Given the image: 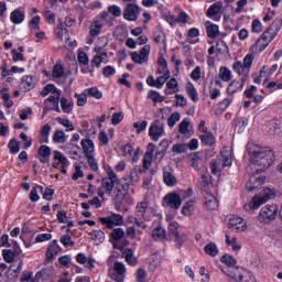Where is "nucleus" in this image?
I'll return each instance as SVG.
<instances>
[{
	"mask_svg": "<svg viewBox=\"0 0 282 282\" xmlns=\"http://www.w3.org/2000/svg\"><path fill=\"white\" fill-rule=\"evenodd\" d=\"M61 246H58L57 240H52L50 245L47 246L46 253H45V260L44 265H47V263H53L54 259H56V256L58 252H61Z\"/></svg>",
	"mask_w": 282,
	"mask_h": 282,
	"instance_id": "f8f14e48",
	"label": "nucleus"
},
{
	"mask_svg": "<svg viewBox=\"0 0 282 282\" xmlns=\"http://www.w3.org/2000/svg\"><path fill=\"white\" fill-rule=\"evenodd\" d=\"M10 21L14 25H20V23L25 21V11L22 8L13 10L10 14Z\"/></svg>",
	"mask_w": 282,
	"mask_h": 282,
	"instance_id": "6ab92c4d",
	"label": "nucleus"
},
{
	"mask_svg": "<svg viewBox=\"0 0 282 282\" xmlns=\"http://www.w3.org/2000/svg\"><path fill=\"white\" fill-rule=\"evenodd\" d=\"M22 270H23V261H20L15 269H14V264H11L8 271L4 273V276H6L4 282H12V279H19V274H21Z\"/></svg>",
	"mask_w": 282,
	"mask_h": 282,
	"instance_id": "dca6fc26",
	"label": "nucleus"
},
{
	"mask_svg": "<svg viewBox=\"0 0 282 282\" xmlns=\"http://www.w3.org/2000/svg\"><path fill=\"white\" fill-rule=\"evenodd\" d=\"M84 91L89 98H96L97 100H100V98H102V91L98 90V87H91L85 89Z\"/></svg>",
	"mask_w": 282,
	"mask_h": 282,
	"instance_id": "a19ab883",
	"label": "nucleus"
},
{
	"mask_svg": "<svg viewBox=\"0 0 282 282\" xmlns=\"http://www.w3.org/2000/svg\"><path fill=\"white\" fill-rule=\"evenodd\" d=\"M8 149L11 155H17L19 151H21V142H19L17 138H12L8 143Z\"/></svg>",
	"mask_w": 282,
	"mask_h": 282,
	"instance_id": "473e14b6",
	"label": "nucleus"
},
{
	"mask_svg": "<svg viewBox=\"0 0 282 282\" xmlns=\"http://www.w3.org/2000/svg\"><path fill=\"white\" fill-rule=\"evenodd\" d=\"M101 188L105 189L106 195H113L116 199H123L124 195L129 193L130 185L129 183H122V180L118 178L116 172H108V176L101 178Z\"/></svg>",
	"mask_w": 282,
	"mask_h": 282,
	"instance_id": "f03ea898",
	"label": "nucleus"
},
{
	"mask_svg": "<svg viewBox=\"0 0 282 282\" xmlns=\"http://www.w3.org/2000/svg\"><path fill=\"white\" fill-rule=\"evenodd\" d=\"M251 32H253V34H261V32H263V24L261 23V20L254 19L251 22Z\"/></svg>",
	"mask_w": 282,
	"mask_h": 282,
	"instance_id": "09e8293b",
	"label": "nucleus"
},
{
	"mask_svg": "<svg viewBox=\"0 0 282 282\" xmlns=\"http://www.w3.org/2000/svg\"><path fill=\"white\" fill-rule=\"evenodd\" d=\"M6 91H9V88H3L2 90H0V96L4 102V107H7V109H12V107L14 106V101L10 100V94Z\"/></svg>",
	"mask_w": 282,
	"mask_h": 282,
	"instance_id": "c9c22d12",
	"label": "nucleus"
},
{
	"mask_svg": "<svg viewBox=\"0 0 282 282\" xmlns=\"http://www.w3.org/2000/svg\"><path fill=\"white\" fill-rule=\"evenodd\" d=\"M229 228L234 232H243L246 231V228H248V224L246 223V220H243V218L232 216L229 219Z\"/></svg>",
	"mask_w": 282,
	"mask_h": 282,
	"instance_id": "4468645a",
	"label": "nucleus"
},
{
	"mask_svg": "<svg viewBox=\"0 0 282 282\" xmlns=\"http://www.w3.org/2000/svg\"><path fill=\"white\" fill-rule=\"evenodd\" d=\"M37 154L41 158V164H47V162H50V158H52V148L48 145H41L37 150Z\"/></svg>",
	"mask_w": 282,
	"mask_h": 282,
	"instance_id": "4be33fe9",
	"label": "nucleus"
},
{
	"mask_svg": "<svg viewBox=\"0 0 282 282\" xmlns=\"http://www.w3.org/2000/svg\"><path fill=\"white\" fill-rule=\"evenodd\" d=\"M248 173H250V178H249V182H247L246 184V188L247 191H249V193H252L253 191H258V188H261V186L265 184V177L257 176L259 174L254 173V170L249 169Z\"/></svg>",
	"mask_w": 282,
	"mask_h": 282,
	"instance_id": "0eeeda50",
	"label": "nucleus"
},
{
	"mask_svg": "<svg viewBox=\"0 0 282 282\" xmlns=\"http://www.w3.org/2000/svg\"><path fill=\"white\" fill-rule=\"evenodd\" d=\"M188 151V145L186 143H176L172 147V153H176L177 155H182V153H186Z\"/></svg>",
	"mask_w": 282,
	"mask_h": 282,
	"instance_id": "49530a36",
	"label": "nucleus"
},
{
	"mask_svg": "<svg viewBox=\"0 0 282 282\" xmlns=\"http://www.w3.org/2000/svg\"><path fill=\"white\" fill-rule=\"evenodd\" d=\"M121 151L124 158H131L135 152V148H133V145H131L130 143H127L121 148Z\"/></svg>",
	"mask_w": 282,
	"mask_h": 282,
	"instance_id": "e2e57ef3",
	"label": "nucleus"
},
{
	"mask_svg": "<svg viewBox=\"0 0 282 282\" xmlns=\"http://www.w3.org/2000/svg\"><path fill=\"white\" fill-rule=\"evenodd\" d=\"M108 12L115 18L122 17V9L117 4L109 6Z\"/></svg>",
	"mask_w": 282,
	"mask_h": 282,
	"instance_id": "0e129e2a",
	"label": "nucleus"
},
{
	"mask_svg": "<svg viewBox=\"0 0 282 282\" xmlns=\"http://www.w3.org/2000/svg\"><path fill=\"white\" fill-rule=\"evenodd\" d=\"M193 204H195L193 200L186 202L182 208V215L185 217H191V215H193L195 212V206Z\"/></svg>",
	"mask_w": 282,
	"mask_h": 282,
	"instance_id": "58836bf2",
	"label": "nucleus"
},
{
	"mask_svg": "<svg viewBox=\"0 0 282 282\" xmlns=\"http://www.w3.org/2000/svg\"><path fill=\"white\" fill-rule=\"evenodd\" d=\"M199 139L203 147H213V144H215V135L213 132H204V134L199 135Z\"/></svg>",
	"mask_w": 282,
	"mask_h": 282,
	"instance_id": "cd10ccee",
	"label": "nucleus"
},
{
	"mask_svg": "<svg viewBox=\"0 0 282 282\" xmlns=\"http://www.w3.org/2000/svg\"><path fill=\"white\" fill-rule=\"evenodd\" d=\"M52 76H53V78H63V76H65V70L63 69V66L56 64L53 67Z\"/></svg>",
	"mask_w": 282,
	"mask_h": 282,
	"instance_id": "774afa93",
	"label": "nucleus"
},
{
	"mask_svg": "<svg viewBox=\"0 0 282 282\" xmlns=\"http://www.w3.org/2000/svg\"><path fill=\"white\" fill-rule=\"evenodd\" d=\"M204 251L209 257H217L219 254V248H217V245L215 242H209L205 246Z\"/></svg>",
	"mask_w": 282,
	"mask_h": 282,
	"instance_id": "4c0bfd02",
	"label": "nucleus"
},
{
	"mask_svg": "<svg viewBox=\"0 0 282 282\" xmlns=\"http://www.w3.org/2000/svg\"><path fill=\"white\" fill-rule=\"evenodd\" d=\"M221 160L217 159L212 163V173L213 175H219L221 173Z\"/></svg>",
	"mask_w": 282,
	"mask_h": 282,
	"instance_id": "338daca9",
	"label": "nucleus"
},
{
	"mask_svg": "<svg viewBox=\"0 0 282 282\" xmlns=\"http://www.w3.org/2000/svg\"><path fill=\"white\" fill-rule=\"evenodd\" d=\"M123 257L126 259V261L128 262V265H132L135 267L138 265V258H135V256H133V249H126L123 251Z\"/></svg>",
	"mask_w": 282,
	"mask_h": 282,
	"instance_id": "c756f323",
	"label": "nucleus"
},
{
	"mask_svg": "<svg viewBox=\"0 0 282 282\" xmlns=\"http://www.w3.org/2000/svg\"><path fill=\"white\" fill-rule=\"evenodd\" d=\"M188 124H191V122L186 119L181 121V123L178 124V132L182 135H188V133H191V130H188Z\"/></svg>",
	"mask_w": 282,
	"mask_h": 282,
	"instance_id": "5fc2aeb1",
	"label": "nucleus"
},
{
	"mask_svg": "<svg viewBox=\"0 0 282 282\" xmlns=\"http://www.w3.org/2000/svg\"><path fill=\"white\" fill-rule=\"evenodd\" d=\"M62 111L64 113H72L74 111V101H68L67 98L62 97L61 100Z\"/></svg>",
	"mask_w": 282,
	"mask_h": 282,
	"instance_id": "f704fd0d",
	"label": "nucleus"
},
{
	"mask_svg": "<svg viewBox=\"0 0 282 282\" xmlns=\"http://www.w3.org/2000/svg\"><path fill=\"white\" fill-rule=\"evenodd\" d=\"M221 8H224V3L215 2L208 8L206 12V17H208V19H213V17H217V14L221 12Z\"/></svg>",
	"mask_w": 282,
	"mask_h": 282,
	"instance_id": "a878e982",
	"label": "nucleus"
},
{
	"mask_svg": "<svg viewBox=\"0 0 282 282\" xmlns=\"http://www.w3.org/2000/svg\"><path fill=\"white\" fill-rule=\"evenodd\" d=\"M100 30H102V24L100 23V20H95L90 24L89 35L93 39H96L100 34Z\"/></svg>",
	"mask_w": 282,
	"mask_h": 282,
	"instance_id": "7c9ffc66",
	"label": "nucleus"
},
{
	"mask_svg": "<svg viewBox=\"0 0 282 282\" xmlns=\"http://www.w3.org/2000/svg\"><path fill=\"white\" fill-rule=\"evenodd\" d=\"M204 199V208L206 210H217L219 208V200L213 194H206Z\"/></svg>",
	"mask_w": 282,
	"mask_h": 282,
	"instance_id": "412c9836",
	"label": "nucleus"
},
{
	"mask_svg": "<svg viewBox=\"0 0 282 282\" xmlns=\"http://www.w3.org/2000/svg\"><path fill=\"white\" fill-rule=\"evenodd\" d=\"M14 251L10 249L2 250V259L6 261V263H12V261H14Z\"/></svg>",
	"mask_w": 282,
	"mask_h": 282,
	"instance_id": "603ef678",
	"label": "nucleus"
},
{
	"mask_svg": "<svg viewBox=\"0 0 282 282\" xmlns=\"http://www.w3.org/2000/svg\"><path fill=\"white\" fill-rule=\"evenodd\" d=\"M57 91H61V89L56 88L54 84H47L40 94L42 98H45L50 94H57Z\"/></svg>",
	"mask_w": 282,
	"mask_h": 282,
	"instance_id": "79ce46f5",
	"label": "nucleus"
},
{
	"mask_svg": "<svg viewBox=\"0 0 282 282\" xmlns=\"http://www.w3.org/2000/svg\"><path fill=\"white\" fill-rule=\"evenodd\" d=\"M29 28L31 30H41V17L35 15L29 22Z\"/></svg>",
	"mask_w": 282,
	"mask_h": 282,
	"instance_id": "bf43d9fd",
	"label": "nucleus"
},
{
	"mask_svg": "<svg viewBox=\"0 0 282 282\" xmlns=\"http://www.w3.org/2000/svg\"><path fill=\"white\" fill-rule=\"evenodd\" d=\"M163 182L165 186H175L177 184V177L173 174V169L163 167Z\"/></svg>",
	"mask_w": 282,
	"mask_h": 282,
	"instance_id": "f3484780",
	"label": "nucleus"
},
{
	"mask_svg": "<svg viewBox=\"0 0 282 282\" xmlns=\"http://www.w3.org/2000/svg\"><path fill=\"white\" fill-rule=\"evenodd\" d=\"M56 121L58 122V124H62V127H66V131H74L76 128L74 127V123L72 121H69V119H63L61 117L56 118Z\"/></svg>",
	"mask_w": 282,
	"mask_h": 282,
	"instance_id": "de8ad7c7",
	"label": "nucleus"
},
{
	"mask_svg": "<svg viewBox=\"0 0 282 282\" xmlns=\"http://www.w3.org/2000/svg\"><path fill=\"white\" fill-rule=\"evenodd\" d=\"M93 240L95 241L96 246H100V243L105 242V231L102 230H93L90 232Z\"/></svg>",
	"mask_w": 282,
	"mask_h": 282,
	"instance_id": "e433bc0d",
	"label": "nucleus"
},
{
	"mask_svg": "<svg viewBox=\"0 0 282 282\" xmlns=\"http://www.w3.org/2000/svg\"><path fill=\"white\" fill-rule=\"evenodd\" d=\"M50 276H52V269L43 268L41 271H39L35 274L34 281H40L41 279H43V281H45V279H50Z\"/></svg>",
	"mask_w": 282,
	"mask_h": 282,
	"instance_id": "ea45409f",
	"label": "nucleus"
},
{
	"mask_svg": "<svg viewBox=\"0 0 282 282\" xmlns=\"http://www.w3.org/2000/svg\"><path fill=\"white\" fill-rule=\"evenodd\" d=\"M205 28L208 39H217L219 36V25L207 21L205 22Z\"/></svg>",
	"mask_w": 282,
	"mask_h": 282,
	"instance_id": "b1692460",
	"label": "nucleus"
},
{
	"mask_svg": "<svg viewBox=\"0 0 282 282\" xmlns=\"http://www.w3.org/2000/svg\"><path fill=\"white\" fill-rule=\"evenodd\" d=\"M275 195L274 189L263 187L262 192L253 196L252 200L243 206V209L247 210V213L250 210H257V208H260L263 204L270 202V199H274Z\"/></svg>",
	"mask_w": 282,
	"mask_h": 282,
	"instance_id": "7ed1b4c3",
	"label": "nucleus"
},
{
	"mask_svg": "<svg viewBox=\"0 0 282 282\" xmlns=\"http://www.w3.org/2000/svg\"><path fill=\"white\" fill-rule=\"evenodd\" d=\"M59 241L64 246V248H72L75 246V242L74 240H72V236L69 235L62 236Z\"/></svg>",
	"mask_w": 282,
	"mask_h": 282,
	"instance_id": "69168bd1",
	"label": "nucleus"
},
{
	"mask_svg": "<svg viewBox=\"0 0 282 282\" xmlns=\"http://www.w3.org/2000/svg\"><path fill=\"white\" fill-rule=\"evenodd\" d=\"M166 151H169V140L163 139L159 144V149L154 155V160L158 164L164 160V155H166Z\"/></svg>",
	"mask_w": 282,
	"mask_h": 282,
	"instance_id": "a211bd4d",
	"label": "nucleus"
},
{
	"mask_svg": "<svg viewBox=\"0 0 282 282\" xmlns=\"http://www.w3.org/2000/svg\"><path fill=\"white\" fill-rule=\"evenodd\" d=\"M21 80V87H23L25 91H32V89L36 87V84L34 83V77L32 75H26L22 77Z\"/></svg>",
	"mask_w": 282,
	"mask_h": 282,
	"instance_id": "393cba45",
	"label": "nucleus"
},
{
	"mask_svg": "<svg viewBox=\"0 0 282 282\" xmlns=\"http://www.w3.org/2000/svg\"><path fill=\"white\" fill-rule=\"evenodd\" d=\"M269 28H271V32L275 33V35L278 36L279 32H281L282 19L276 18Z\"/></svg>",
	"mask_w": 282,
	"mask_h": 282,
	"instance_id": "864d4df0",
	"label": "nucleus"
},
{
	"mask_svg": "<svg viewBox=\"0 0 282 282\" xmlns=\"http://www.w3.org/2000/svg\"><path fill=\"white\" fill-rule=\"evenodd\" d=\"M248 127V118L241 117L236 120V129H238V133H243V129Z\"/></svg>",
	"mask_w": 282,
	"mask_h": 282,
	"instance_id": "8fccbe9b",
	"label": "nucleus"
},
{
	"mask_svg": "<svg viewBox=\"0 0 282 282\" xmlns=\"http://www.w3.org/2000/svg\"><path fill=\"white\" fill-rule=\"evenodd\" d=\"M99 221L109 230H113L116 226H122V224H124V218L120 214H111L110 216L107 217H100Z\"/></svg>",
	"mask_w": 282,
	"mask_h": 282,
	"instance_id": "6e6552de",
	"label": "nucleus"
},
{
	"mask_svg": "<svg viewBox=\"0 0 282 282\" xmlns=\"http://www.w3.org/2000/svg\"><path fill=\"white\" fill-rule=\"evenodd\" d=\"M87 162H88V166L90 169V171H94V173H98V161H96V156L95 154H90L85 156Z\"/></svg>",
	"mask_w": 282,
	"mask_h": 282,
	"instance_id": "c03bdc74",
	"label": "nucleus"
},
{
	"mask_svg": "<svg viewBox=\"0 0 282 282\" xmlns=\"http://www.w3.org/2000/svg\"><path fill=\"white\" fill-rule=\"evenodd\" d=\"M276 39V33L272 31V28H267L260 37L256 41V47H259L260 52H263L272 41Z\"/></svg>",
	"mask_w": 282,
	"mask_h": 282,
	"instance_id": "423d86ee",
	"label": "nucleus"
},
{
	"mask_svg": "<svg viewBox=\"0 0 282 282\" xmlns=\"http://www.w3.org/2000/svg\"><path fill=\"white\" fill-rule=\"evenodd\" d=\"M248 80V74L239 79H234L229 86L227 87V94L229 96H235L238 91H243V87H246V83Z\"/></svg>",
	"mask_w": 282,
	"mask_h": 282,
	"instance_id": "ddd939ff",
	"label": "nucleus"
},
{
	"mask_svg": "<svg viewBox=\"0 0 282 282\" xmlns=\"http://www.w3.org/2000/svg\"><path fill=\"white\" fill-rule=\"evenodd\" d=\"M186 94L193 102H198L199 101V95L197 94V89L195 88V85L193 83L188 82L186 85Z\"/></svg>",
	"mask_w": 282,
	"mask_h": 282,
	"instance_id": "bb28decb",
	"label": "nucleus"
},
{
	"mask_svg": "<svg viewBox=\"0 0 282 282\" xmlns=\"http://www.w3.org/2000/svg\"><path fill=\"white\" fill-rule=\"evenodd\" d=\"M164 134V123L159 119L154 120L149 128V135L151 137V140L158 142V140H160Z\"/></svg>",
	"mask_w": 282,
	"mask_h": 282,
	"instance_id": "9b49d317",
	"label": "nucleus"
},
{
	"mask_svg": "<svg viewBox=\"0 0 282 282\" xmlns=\"http://www.w3.org/2000/svg\"><path fill=\"white\" fill-rule=\"evenodd\" d=\"M218 77L224 83H229V80H232V72L230 69H228V67L223 66L219 68Z\"/></svg>",
	"mask_w": 282,
	"mask_h": 282,
	"instance_id": "2f4dec72",
	"label": "nucleus"
},
{
	"mask_svg": "<svg viewBox=\"0 0 282 282\" xmlns=\"http://www.w3.org/2000/svg\"><path fill=\"white\" fill-rule=\"evenodd\" d=\"M279 215V207L276 205H265L260 209L258 219L260 224H272Z\"/></svg>",
	"mask_w": 282,
	"mask_h": 282,
	"instance_id": "20e7f679",
	"label": "nucleus"
},
{
	"mask_svg": "<svg viewBox=\"0 0 282 282\" xmlns=\"http://www.w3.org/2000/svg\"><path fill=\"white\" fill-rule=\"evenodd\" d=\"M148 98L153 102H164V97H162L158 90H150L148 93Z\"/></svg>",
	"mask_w": 282,
	"mask_h": 282,
	"instance_id": "3c124183",
	"label": "nucleus"
},
{
	"mask_svg": "<svg viewBox=\"0 0 282 282\" xmlns=\"http://www.w3.org/2000/svg\"><path fill=\"white\" fill-rule=\"evenodd\" d=\"M221 263H225V265H227L228 268H235V265H237V259H235V257L230 256V254H224L220 258Z\"/></svg>",
	"mask_w": 282,
	"mask_h": 282,
	"instance_id": "37998d69",
	"label": "nucleus"
},
{
	"mask_svg": "<svg viewBox=\"0 0 282 282\" xmlns=\"http://www.w3.org/2000/svg\"><path fill=\"white\" fill-rule=\"evenodd\" d=\"M130 56L137 65H142L143 63H147V57L141 56L139 52H131Z\"/></svg>",
	"mask_w": 282,
	"mask_h": 282,
	"instance_id": "4d7b16f0",
	"label": "nucleus"
},
{
	"mask_svg": "<svg viewBox=\"0 0 282 282\" xmlns=\"http://www.w3.org/2000/svg\"><path fill=\"white\" fill-rule=\"evenodd\" d=\"M110 237L111 239H113V241H120V239L124 237V229L122 228L113 229Z\"/></svg>",
	"mask_w": 282,
	"mask_h": 282,
	"instance_id": "052dcab7",
	"label": "nucleus"
},
{
	"mask_svg": "<svg viewBox=\"0 0 282 282\" xmlns=\"http://www.w3.org/2000/svg\"><path fill=\"white\" fill-rule=\"evenodd\" d=\"M153 239H165L166 238V230L162 227H156L152 231Z\"/></svg>",
	"mask_w": 282,
	"mask_h": 282,
	"instance_id": "6e6d98bb",
	"label": "nucleus"
},
{
	"mask_svg": "<svg viewBox=\"0 0 282 282\" xmlns=\"http://www.w3.org/2000/svg\"><path fill=\"white\" fill-rule=\"evenodd\" d=\"M180 84L177 83V79L175 77H172L167 83H166V88L164 90L165 96H171L173 93H169V89H178Z\"/></svg>",
	"mask_w": 282,
	"mask_h": 282,
	"instance_id": "a18cd8bd",
	"label": "nucleus"
},
{
	"mask_svg": "<svg viewBox=\"0 0 282 282\" xmlns=\"http://www.w3.org/2000/svg\"><path fill=\"white\" fill-rule=\"evenodd\" d=\"M247 152L250 158V165L247 171H253L252 173H256V175L264 173L274 162V152L270 148L252 145L247 148Z\"/></svg>",
	"mask_w": 282,
	"mask_h": 282,
	"instance_id": "f257e3e1",
	"label": "nucleus"
},
{
	"mask_svg": "<svg viewBox=\"0 0 282 282\" xmlns=\"http://www.w3.org/2000/svg\"><path fill=\"white\" fill-rule=\"evenodd\" d=\"M80 145L85 158H87V155H94L96 147L94 145V141L91 139L82 140Z\"/></svg>",
	"mask_w": 282,
	"mask_h": 282,
	"instance_id": "5701e85b",
	"label": "nucleus"
},
{
	"mask_svg": "<svg viewBox=\"0 0 282 282\" xmlns=\"http://www.w3.org/2000/svg\"><path fill=\"white\" fill-rule=\"evenodd\" d=\"M232 69L236 74H238V76H242V78L246 76L247 74V79H248V76L250 74V70H247L246 67H243V64L239 61L235 62L232 64Z\"/></svg>",
	"mask_w": 282,
	"mask_h": 282,
	"instance_id": "c85d7f7f",
	"label": "nucleus"
},
{
	"mask_svg": "<svg viewBox=\"0 0 282 282\" xmlns=\"http://www.w3.org/2000/svg\"><path fill=\"white\" fill-rule=\"evenodd\" d=\"M155 149L156 148L154 143L148 144V150L142 160V166L144 171H149V169H151V163L153 162V153H155Z\"/></svg>",
	"mask_w": 282,
	"mask_h": 282,
	"instance_id": "2eb2a0df",
	"label": "nucleus"
},
{
	"mask_svg": "<svg viewBox=\"0 0 282 282\" xmlns=\"http://www.w3.org/2000/svg\"><path fill=\"white\" fill-rule=\"evenodd\" d=\"M165 208H172L173 210H180L182 206V197L177 193H169L163 197Z\"/></svg>",
	"mask_w": 282,
	"mask_h": 282,
	"instance_id": "9d476101",
	"label": "nucleus"
},
{
	"mask_svg": "<svg viewBox=\"0 0 282 282\" xmlns=\"http://www.w3.org/2000/svg\"><path fill=\"white\" fill-rule=\"evenodd\" d=\"M74 97L77 98V107H85V105H87L88 95L85 93V90L83 94L76 93Z\"/></svg>",
	"mask_w": 282,
	"mask_h": 282,
	"instance_id": "13d9d810",
	"label": "nucleus"
},
{
	"mask_svg": "<svg viewBox=\"0 0 282 282\" xmlns=\"http://www.w3.org/2000/svg\"><path fill=\"white\" fill-rule=\"evenodd\" d=\"M142 12V8L135 3H128L123 9V19L126 21H138V17Z\"/></svg>",
	"mask_w": 282,
	"mask_h": 282,
	"instance_id": "1a4fd4ad",
	"label": "nucleus"
},
{
	"mask_svg": "<svg viewBox=\"0 0 282 282\" xmlns=\"http://www.w3.org/2000/svg\"><path fill=\"white\" fill-rule=\"evenodd\" d=\"M53 142L55 144H65V142H67V135L63 130H55L53 134Z\"/></svg>",
	"mask_w": 282,
	"mask_h": 282,
	"instance_id": "72a5a7b5",
	"label": "nucleus"
},
{
	"mask_svg": "<svg viewBox=\"0 0 282 282\" xmlns=\"http://www.w3.org/2000/svg\"><path fill=\"white\" fill-rule=\"evenodd\" d=\"M181 118H182V116L180 115V112L172 113L167 119V126L171 128L175 127V124H177V122H180Z\"/></svg>",
	"mask_w": 282,
	"mask_h": 282,
	"instance_id": "680f3d73",
	"label": "nucleus"
},
{
	"mask_svg": "<svg viewBox=\"0 0 282 282\" xmlns=\"http://www.w3.org/2000/svg\"><path fill=\"white\" fill-rule=\"evenodd\" d=\"M108 276L111 281L124 282L127 267L120 261H115L113 267L108 270Z\"/></svg>",
	"mask_w": 282,
	"mask_h": 282,
	"instance_id": "39448f33",
	"label": "nucleus"
},
{
	"mask_svg": "<svg viewBox=\"0 0 282 282\" xmlns=\"http://www.w3.org/2000/svg\"><path fill=\"white\" fill-rule=\"evenodd\" d=\"M53 155L54 160H57V162L62 164V173L67 175V166H69V160H67V156L58 150L53 151Z\"/></svg>",
	"mask_w": 282,
	"mask_h": 282,
	"instance_id": "aec40b11",
	"label": "nucleus"
}]
</instances>
